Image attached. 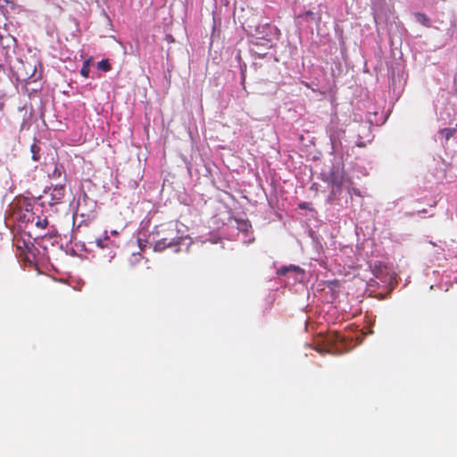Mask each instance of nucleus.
I'll use <instances>...</instances> for the list:
<instances>
[{"label": "nucleus", "mask_w": 457, "mask_h": 457, "mask_svg": "<svg viewBox=\"0 0 457 457\" xmlns=\"http://www.w3.org/2000/svg\"><path fill=\"white\" fill-rule=\"evenodd\" d=\"M66 187L64 185H56L50 193L49 204L51 206L62 204L64 202Z\"/></svg>", "instance_id": "nucleus-2"}, {"label": "nucleus", "mask_w": 457, "mask_h": 457, "mask_svg": "<svg viewBox=\"0 0 457 457\" xmlns=\"http://www.w3.org/2000/svg\"><path fill=\"white\" fill-rule=\"evenodd\" d=\"M295 270L296 272H300V271H302V269H301L300 267H298V266H295V265H291V266H289V267H286V266L281 267V268L278 270V275H282V276H284V275H286V274H287V272L288 270Z\"/></svg>", "instance_id": "nucleus-8"}, {"label": "nucleus", "mask_w": 457, "mask_h": 457, "mask_svg": "<svg viewBox=\"0 0 457 457\" xmlns=\"http://www.w3.org/2000/svg\"><path fill=\"white\" fill-rule=\"evenodd\" d=\"M330 137H331V138L335 137V135H334V134H332V133H330Z\"/></svg>", "instance_id": "nucleus-15"}, {"label": "nucleus", "mask_w": 457, "mask_h": 457, "mask_svg": "<svg viewBox=\"0 0 457 457\" xmlns=\"http://www.w3.org/2000/svg\"><path fill=\"white\" fill-rule=\"evenodd\" d=\"M64 173V168L61 164H54L53 170L49 173V177L53 179H57Z\"/></svg>", "instance_id": "nucleus-5"}, {"label": "nucleus", "mask_w": 457, "mask_h": 457, "mask_svg": "<svg viewBox=\"0 0 457 457\" xmlns=\"http://www.w3.org/2000/svg\"><path fill=\"white\" fill-rule=\"evenodd\" d=\"M248 227H251L250 224H248L247 222H243L242 225H241V229L245 230V231H247V228Z\"/></svg>", "instance_id": "nucleus-13"}, {"label": "nucleus", "mask_w": 457, "mask_h": 457, "mask_svg": "<svg viewBox=\"0 0 457 457\" xmlns=\"http://www.w3.org/2000/svg\"><path fill=\"white\" fill-rule=\"evenodd\" d=\"M48 225V220L46 218L40 219V217H37V220L36 222V226L40 228H46Z\"/></svg>", "instance_id": "nucleus-11"}, {"label": "nucleus", "mask_w": 457, "mask_h": 457, "mask_svg": "<svg viewBox=\"0 0 457 457\" xmlns=\"http://www.w3.org/2000/svg\"><path fill=\"white\" fill-rule=\"evenodd\" d=\"M108 240H109V239H108V237H105L104 239L98 238V239H96V245H97V246H99V247H101V248H104V247H105V246H106V244H105V243H106Z\"/></svg>", "instance_id": "nucleus-12"}, {"label": "nucleus", "mask_w": 457, "mask_h": 457, "mask_svg": "<svg viewBox=\"0 0 457 457\" xmlns=\"http://www.w3.org/2000/svg\"><path fill=\"white\" fill-rule=\"evenodd\" d=\"M30 151L32 153V159L34 161H38L40 147L37 144H33L30 146Z\"/></svg>", "instance_id": "nucleus-10"}, {"label": "nucleus", "mask_w": 457, "mask_h": 457, "mask_svg": "<svg viewBox=\"0 0 457 457\" xmlns=\"http://www.w3.org/2000/svg\"><path fill=\"white\" fill-rule=\"evenodd\" d=\"M152 237L154 243V250L156 252H162L167 248H175V251L178 252V246L184 240V237L174 221L155 226L152 232Z\"/></svg>", "instance_id": "nucleus-1"}, {"label": "nucleus", "mask_w": 457, "mask_h": 457, "mask_svg": "<svg viewBox=\"0 0 457 457\" xmlns=\"http://www.w3.org/2000/svg\"><path fill=\"white\" fill-rule=\"evenodd\" d=\"M300 208H302V209H305V208H306V207H305V204H300Z\"/></svg>", "instance_id": "nucleus-14"}, {"label": "nucleus", "mask_w": 457, "mask_h": 457, "mask_svg": "<svg viewBox=\"0 0 457 457\" xmlns=\"http://www.w3.org/2000/svg\"><path fill=\"white\" fill-rule=\"evenodd\" d=\"M97 68L104 71H109L112 69V66L108 60H102L97 63Z\"/></svg>", "instance_id": "nucleus-9"}, {"label": "nucleus", "mask_w": 457, "mask_h": 457, "mask_svg": "<svg viewBox=\"0 0 457 457\" xmlns=\"http://www.w3.org/2000/svg\"><path fill=\"white\" fill-rule=\"evenodd\" d=\"M329 183L332 186V192L339 191L343 185V176L339 172L333 171L329 175Z\"/></svg>", "instance_id": "nucleus-3"}, {"label": "nucleus", "mask_w": 457, "mask_h": 457, "mask_svg": "<svg viewBox=\"0 0 457 457\" xmlns=\"http://www.w3.org/2000/svg\"><path fill=\"white\" fill-rule=\"evenodd\" d=\"M457 132L456 128H445L439 131V133L446 139L449 140Z\"/></svg>", "instance_id": "nucleus-6"}, {"label": "nucleus", "mask_w": 457, "mask_h": 457, "mask_svg": "<svg viewBox=\"0 0 457 457\" xmlns=\"http://www.w3.org/2000/svg\"><path fill=\"white\" fill-rule=\"evenodd\" d=\"M414 17L417 22L420 23L425 27H430V20L429 18L423 12H415Z\"/></svg>", "instance_id": "nucleus-4"}, {"label": "nucleus", "mask_w": 457, "mask_h": 457, "mask_svg": "<svg viewBox=\"0 0 457 457\" xmlns=\"http://www.w3.org/2000/svg\"><path fill=\"white\" fill-rule=\"evenodd\" d=\"M90 62L91 60L88 59L87 61L84 62L83 65H82V68L80 70V74L84 77V78H88L89 77V71H90Z\"/></svg>", "instance_id": "nucleus-7"}]
</instances>
